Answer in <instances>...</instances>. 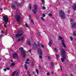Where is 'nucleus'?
I'll list each match as a JSON object with an SVG mask.
<instances>
[{
	"instance_id": "1",
	"label": "nucleus",
	"mask_w": 76,
	"mask_h": 76,
	"mask_svg": "<svg viewBox=\"0 0 76 76\" xmlns=\"http://www.w3.org/2000/svg\"><path fill=\"white\" fill-rule=\"evenodd\" d=\"M61 51L62 52V54L63 56L62 58H61V60L62 62H64V60L66 59V57H67L66 55H65L66 54V51H65L64 49L63 48L61 49Z\"/></svg>"
},
{
	"instance_id": "2",
	"label": "nucleus",
	"mask_w": 76,
	"mask_h": 76,
	"mask_svg": "<svg viewBox=\"0 0 76 76\" xmlns=\"http://www.w3.org/2000/svg\"><path fill=\"white\" fill-rule=\"evenodd\" d=\"M59 16L62 19H65L66 18V14L62 10L59 11Z\"/></svg>"
},
{
	"instance_id": "3",
	"label": "nucleus",
	"mask_w": 76,
	"mask_h": 76,
	"mask_svg": "<svg viewBox=\"0 0 76 76\" xmlns=\"http://www.w3.org/2000/svg\"><path fill=\"white\" fill-rule=\"evenodd\" d=\"M2 17L4 22L5 23V24H7V23L9 22V18H8V17H7V16H3Z\"/></svg>"
},
{
	"instance_id": "4",
	"label": "nucleus",
	"mask_w": 76,
	"mask_h": 76,
	"mask_svg": "<svg viewBox=\"0 0 76 76\" xmlns=\"http://www.w3.org/2000/svg\"><path fill=\"white\" fill-rule=\"evenodd\" d=\"M15 18L17 20V21L18 23H19L20 20L21 19V15H17L15 16Z\"/></svg>"
},
{
	"instance_id": "5",
	"label": "nucleus",
	"mask_w": 76,
	"mask_h": 76,
	"mask_svg": "<svg viewBox=\"0 0 76 76\" xmlns=\"http://www.w3.org/2000/svg\"><path fill=\"white\" fill-rule=\"evenodd\" d=\"M59 38L60 39H61V44L62 45H63L64 47L66 48V46L65 45V44L64 43V40L63 39V38L61 37V36L59 35Z\"/></svg>"
},
{
	"instance_id": "6",
	"label": "nucleus",
	"mask_w": 76,
	"mask_h": 76,
	"mask_svg": "<svg viewBox=\"0 0 76 76\" xmlns=\"http://www.w3.org/2000/svg\"><path fill=\"white\" fill-rule=\"evenodd\" d=\"M18 34H17L15 37H21L23 35V31L21 30H19L18 31Z\"/></svg>"
},
{
	"instance_id": "7",
	"label": "nucleus",
	"mask_w": 76,
	"mask_h": 76,
	"mask_svg": "<svg viewBox=\"0 0 76 76\" xmlns=\"http://www.w3.org/2000/svg\"><path fill=\"white\" fill-rule=\"evenodd\" d=\"M34 9H33L32 10L34 12V14H36L37 11V6L36 5H34Z\"/></svg>"
},
{
	"instance_id": "8",
	"label": "nucleus",
	"mask_w": 76,
	"mask_h": 76,
	"mask_svg": "<svg viewBox=\"0 0 76 76\" xmlns=\"http://www.w3.org/2000/svg\"><path fill=\"white\" fill-rule=\"evenodd\" d=\"M32 46L34 50H37V46H38V45L37 44V43H36L35 42H34L32 45Z\"/></svg>"
},
{
	"instance_id": "9",
	"label": "nucleus",
	"mask_w": 76,
	"mask_h": 76,
	"mask_svg": "<svg viewBox=\"0 0 76 76\" xmlns=\"http://www.w3.org/2000/svg\"><path fill=\"white\" fill-rule=\"evenodd\" d=\"M13 58H18V54L15 53L13 55Z\"/></svg>"
},
{
	"instance_id": "10",
	"label": "nucleus",
	"mask_w": 76,
	"mask_h": 76,
	"mask_svg": "<svg viewBox=\"0 0 76 76\" xmlns=\"http://www.w3.org/2000/svg\"><path fill=\"white\" fill-rule=\"evenodd\" d=\"M38 51L40 55L41 56H42V50H41V49H38Z\"/></svg>"
},
{
	"instance_id": "11",
	"label": "nucleus",
	"mask_w": 76,
	"mask_h": 76,
	"mask_svg": "<svg viewBox=\"0 0 76 76\" xmlns=\"http://www.w3.org/2000/svg\"><path fill=\"white\" fill-rule=\"evenodd\" d=\"M72 7V9L74 11L76 10V5L75 4H73Z\"/></svg>"
},
{
	"instance_id": "12",
	"label": "nucleus",
	"mask_w": 76,
	"mask_h": 76,
	"mask_svg": "<svg viewBox=\"0 0 76 76\" xmlns=\"http://www.w3.org/2000/svg\"><path fill=\"white\" fill-rule=\"evenodd\" d=\"M21 54L23 55V57H26V54H25V51L22 50L21 51Z\"/></svg>"
},
{
	"instance_id": "13",
	"label": "nucleus",
	"mask_w": 76,
	"mask_h": 76,
	"mask_svg": "<svg viewBox=\"0 0 76 76\" xmlns=\"http://www.w3.org/2000/svg\"><path fill=\"white\" fill-rule=\"evenodd\" d=\"M52 42V40L51 39H49V42L48 43V44L50 47H51V45H52V43L51 42Z\"/></svg>"
},
{
	"instance_id": "14",
	"label": "nucleus",
	"mask_w": 76,
	"mask_h": 76,
	"mask_svg": "<svg viewBox=\"0 0 76 76\" xmlns=\"http://www.w3.org/2000/svg\"><path fill=\"white\" fill-rule=\"evenodd\" d=\"M75 26V28L76 29V22H75L72 24V28H74Z\"/></svg>"
},
{
	"instance_id": "15",
	"label": "nucleus",
	"mask_w": 76,
	"mask_h": 76,
	"mask_svg": "<svg viewBox=\"0 0 76 76\" xmlns=\"http://www.w3.org/2000/svg\"><path fill=\"white\" fill-rule=\"evenodd\" d=\"M23 37H20L17 40V41H20L21 40H23Z\"/></svg>"
},
{
	"instance_id": "16",
	"label": "nucleus",
	"mask_w": 76,
	"mask_h": 76,
	"mask_svg": "<svg viewBox=\"0 0 76 76\" xmlns=\"http://www.w3.org/2000/svg\"><path fill=\"white\" fill-rule=\"evenodd\" d=\"M11 7H12V8L15 9H16V6L15 5H12Z\"/></svg>"
},
{
	"instance_id": "17",
	"label": "nucleus",
	"mask_w": 76,
	"mask_h": 76,
	"mask_svg": "<svg viewBox=\"0 0 76 76\" xmlns=\"http://www.w3.org/2000/svg\"><path fill=\"white\" fill-rule=\"evenodd\" d=\"M13 3L14 4H15V6H17L18 4V2H16L15 1H14L13 2Z\"/></svg>"
},
{
	"instance_id": "18",
	"label": "nucleus",
	"mask_w": 76,
	"mask_h": 76,
	"mask_svg": "<svg viewBox=\"0 0 76 76\" xmlns=\"http://www.w3.org/2000/svg\"><path fill=\"white\" fill-rule=\"evenodd\" d=\"M28 7L30 10H31V9H32V6H31V4H29Z\"/></svg>"
},
{
	"instance_id": "19",
	"label": "nucleus",
	"mask_w": 76,
	"mask_h": 76,
	"mask_svg": "<svg viewBox=\"0 0 76 76\" xmlns=\"http://www.w3.org/2000/svg\"><path fill=\"white\" fill-rule=\"evenodd\" d=\"M27 44H28V45H29V46H31V42L29 41H28Z\"/></svg>"
},
{
	"instance_id": "20",
	"label": "nucleus",
	"mask_w": 76,
	"mask_h": 76,
	"mask_svg": "<svg viewBox=\"0 0 76 76\" xmlns=\"http://www.w3.org/2000/svg\"><path fill=\"white\" fill-rule=\"evenodd\" d=\"M12 66H15V63H12L11 64V67H12Z\"/></svg>"
},
{
	"instance_id": "21",
	"label": "nucleus",
	"mask_w": 76,
	"mask_h": 76,
	"mask_svg": "<svg viewBox=\"0 0 76 76\" xmlns=\"http://www.w3.org/2000/svg\"><path fill=\"white\" fill-rule=\"evenodd\" d=\"M16 71H15L14 72H13L12 74V76H14L15 75V73H16Z\"/></svg>"
},
{
	"instance_id": "22",
	"label": "nucleus",
	"mask_w": 76,
	"mask_h": 76,
	"mask_svg": "<svg viewBox=\"0 0 76 76\" xmlns=\"http://www.w3.org/2000/svg\"><path fill=\"white\" fill-rule=\"evenodd\" d=\"M48 60H51V56H48Z\"/></svg>"
},
{
	"instance_id": "23",
	"label": "nucleus",
	"mask_w": 76,
	"mask_h": 76,
	"mask_svg": "<svg viewBox=\"0 0 76 76\" xmlns=\"http://www.w3.org/2000/svg\"><path fill=\"white\" fill-rule=\"evenodd\" d=\"M31 23H33V24H35V23H34V20L32 19L31 20Z\"/></svg>"
},
{
	"instance_id": "24",
	"label": "nucleus",
	"mask_w": 76,
	"mask_h": 76,
	"mask_svg": "<svg viewBox=\"0 0 76 76\" xmlns=\"http://www.w3.org/2000/svg\"><path fill=\"white\" fill-rule=\"evenodd\" d=\"M22 4L21 3H18V4L17 6H19V7H20V6H21Z\"/></svg>"
},
{
	"instance_id": "25",
	"label": "nucleus",
	"mask_w": 76,
	"mask_h": 76,
	"mask_svg": "<svg viewBox=\"0 0 76 76\" xmlns=\"http://www.w3.org/2000/svg\"><path fill=\"white\" fill-rule=\"evenodd\" d=\"M76 31H74V32L73 33V35H74V36H76Z\"/></svg>"
},
{
	"instance_id": "26",
	"label": "nucleus",
	"mask_w": 76,
	"mask_h": 76,
	"mask_svg": "<svg viewBox=\"0 0 76 76\" xmlns=\"http://www.w3.org/2000/svg\"><path fill=\"white\" fill-rule=\"evenodd\" d=\"M19 50H23V47H20L19 48Z\"/></svg>"
},
{
	"instance_id": "27",
	"label": "nucleus",
	"mask_w": 76,
	"mask_h": 76,
	"mask_svg": "<svg viewBox=\"0 0 76 76\" xmlns=\"http://www.w3.org/2000/svg\"><path fill=\"white\" fill-rule=\"evenodd\" d=\"M25 26L26 27H28V28H29V27L28 26V25L27 23H26L25 24Z\"/></svg>"
},
{
	"instance_id": "28",
	"label": "nucleus",
	"mask_w": 76,
	"mask_h": 76,
	"mask_svg": "<svg viewBox=\"0 0 76 76\" xmlns=\"http://www.w3.org/2000/svg\"><path fill=\"white\" fill-rule=\"evenodd\" d=\"M24 67H25V69H28V67L26 65H24Z\"/></svg>"
},
{
	"instance_id": "29",
	"label": "nucleus",
	"mask_w": 76,
	"mask_h": 76,
	"mask_svg": "<svg viewBox=\"0 0 76 76\" xmlns=\"http://www.w3.org/2000/svg\"><path fill=\"white\" fill-rule=\"evenodd\" d=\"M29 19H31H31H32V17H31V15H29Z\"/></svg>"
},
{
	"instance_id": "30",
	"label": "nucleus",
	"mask_w": 76,
	"mask_h": 76,
	"mask_svg": "<svg viewBox=\"0 0 76 76\" xmlns=\"http://www.w3.org/2000/svg\"><path fill=\"white\" fill-rule=\"evenodd\" d=\"M56 58H59V55L56 54Z\"/></svg>"
},
{
	"instance_id": "31",
	"label": "nucleus",
	"mask_w": 76,
	"mask_h": 76,
	"mask_svg": "<svg viewBox=\"0 0 76 76\" xmlns=\"http://www.w3.org/2000/svg\"><path fill=\"white\" fill-rule=\"evenodd\" d=\"M36 72L37 73V74H38V73H39V72H38V69H36Z\"/></svg>"
},
{
	"instance_id": "32",
	"label": "nucleus",
	"mask_w": 76,
	"mask_h": 76,
	"mask_svg": "<svg viewBox=\"0 0 76 76\" xmlns=\"http://www.w3.org/2000/svg\"><path fill=\"white\" fill-rule=\"evenodd\" d=\"M6 24H6V23L5 22V24L4 26V28H6V27H7V26H6Z\"/></svg>"
},
{
	"instance_id": "33",
	"label": "nucleus",
	"mask_w": 76,
	"mask_h": 76,
	"mask_svg": "<svg viewBox=\"0 0 76 76\" xmlns=\"http://www.w3.org/2000/svg\"><path fill=\"white\" fill-rule=\"evenodd\" d=\"M42 1L43 3V4H44V3H45V0H42Z\"/></svg>"
},
{
	"instance_id": "34",
	"label": "nucleus",
	"mask_w": 76,
	"mask_h": 76,
	"mask_svg": "<svg viewBox=\"0 0 76 76\" xmlns=\"http://www.w3.org/2000/svg\"><path fill=\"white\" fill-rule=\"evenodd\" d=\"M51 65L52 66H53V65H54V63H53V62H51L50 63Z\"/></svg>"
},
{
	"instance_id": "35",
	"label": "nucleus",
	"mask_w": 76,
	"mask_h": 76,
	"mask_svg": "<svg viewBox=\"0 0 76 76\" xmlns=\"http://www.w3.org/2000/svg\"><path fill=\"white\" fill-rule=\"evenodd\" d=\"M43 9V10H45L46 9V8H45V7L44 6H43L42 7Z\"/></svg>"
},
{
	"instance_id": "36",
	"label": "nucleus",
	"mask_w": 76,
	"mask_h": 76,
	"mask_svg": "<svg viewBox=\"0 0 76 76\" xmlns=\"http://www.w3.org/2000/svg\"><path fill=\"white\" fill-rule=\"evenodd\" d=\"M52 13H50L49 14V16H52Z\"/></svg>"
},
{
	"instance_id": "37",
	"label": "nucleus",
	"mask_w": 76,
	"mask_h": 76,
	"mask_svg": "<svg viewBox=\"0 0 76 76\" xmlns=\"http://www.w3.org/2000/svg\"><path fill=\"white\" fill-rule=\"evenodd\" d=\"M70 40H71V41H73V38H72V37H71L70 38Z\"/></svg>"
},
{
	"instance_id": "38",
	"label": "nucleus",
	"mask_w": 76,
	"mask_h": 76,
	"mask_svg": "<svg viewBox=\"0 0 76 76\" xmlns=\"http://www.w3.org/2000/svg\"><path fill=\"white\" fill-rule=\"evenodd\" d=\"M31 66H34V64L33 62H32L31 63Z\"/></svg>"
},
{
	"instance_id": "39",
	"label": "nucleus",
	"mask_w": 76,
	"mask_h": 76,
	"mask_svg": "<svg viewBox=\"0 0 76 76\" xmlns=\"http://www.w3.org/2000/svg\"><path fill=\"white\" fill-rule=\"evenodd\" d=\"M19 75V73L17 72L16 74V76H18Z\"/></svg>"
},
{
	"instance_id": "40",
	"label": "nucleus",
	"mask_w": 76,
	"mask_h": 76,
	"mask_svg": "<svg viewBox=\"0 0 76 76\" xmlns=\"http://www.w3.org/2000/svg\"><path fill=\"white\" fill-rule=\"evenodd\" d=\"M41 19L42 20L44 21V19H43V18L42 17H41Z\"/></svg>"
},
{
	"instance_id": "41",
	"label": "nucleus",
	"mask_w": 76,
	"mask_h": 76,
	"mask_svg": "<svg viewBox=\"0 0 76 76\" xmlns=\"http://www.w3.org/2000/svg\"><path fill=\"white\" fill-rule=\"evenodd\" d=\"M1 32H2V34H4V33H5V31H3L2 30L1 31Z\"/></svg>"
},
{
	"instance_id": "42",
	"label": "nucleus",
	"mask_w": 76,
	"mask_h": 76,
	"mask_svg": "<svg viewBox=\"0 0 76 76\" xmlns=\"http://www.w3.org/2000/svg\"><path fill=\"white\" fill-rule=\"evenodd\" d=\"M43 17H45V14H43Z\"/></svg>"
},
{
	"instance_id": "43",
	"label": "nucleus",
	"mask_w": 76,
	"mask_h": 76,
	"mask_svg": "<svg viewBox=\"0 0 76 76\" xmlns=\"http://www.w3.org/2000/svg\"><path fill=\"white\" fill-rule=\"evenodd\" d=\"M54 50L55 51H57V49H56V48H54Z\"/></svg>"
},
{
	"instance_id": "44",
	"label": "nucleus",
	"mask_w": 76,
	"mask_h": 76,
	"mask_svg": "<svg viewBox=\"0 0 76 76\" xmlns=\"http://www.w3.org/2000/svg\"><path fill=\"white\" fill-rule=\"evenodd\" d=\"M7 70H10V68L9 67L7 68Z\"/></svg>"
},
{
	"instance_id": "45",
	"label": "nucleus",
	"mask_w": 76,
	"mask_h": 76,
	"mask_svg": "<svg viewBox=\"0 0 76 76\" xmlns=\"http://www.w3.org/2000/svg\"><path fill=\"white\" fill-rule=\"evenodd\" d=\"M47 75L48 76H50V73H49V72L47 73Z\"/></svg>"
},
{
	"instance_id": "46",
	"label": "nucleus",
	"mask_w": 76,
	"mask_h": 76,
	"mask_svg": "<svg viewBox=\"0 0 76 76\" xmlns=\"http://www.w3.org/2000/svg\"><path fill=\"white\" fill-rule=\"evenodd\" d=\"M60 67L61 69V70H62V68H61L62 67L61 66H60Z\"/></svg>"
},
{
	"instance_id": "47",
	"label": "nucleus",
	"mask_w": 76,
	"mask_h": 76,
	"mask_svg": "<svg viewBox=\"0 0 76 76\" xmlns=\"http://www.w3.org/2000/svg\"><path fill=\"white\" fill-rule=\"evenodd\" d=\"M25 63H26L27 64H29V63L27 61H25Z\"/></svg>"
},
{
	"instance_id": "48",
	"label": "nucleus",
	"mask_w": 76,
	"mask_h": 76,
	"mask_svg": "<svg viewBox=\"0 0 76 76\" xmlns=\"http://www.w3.org/2000/svg\"><path fill=\"white\" fill-rule=\"evenodd\" d=\"M39 57L40 58H42V56L41 55L39 56Z\"/></svg>"
},
{
	"instance_id": "49",
	"label": "nucleus",
	"mask_w": 76,
	"mask_h": 76,
	"mask_svg": "<svg viewBox=\"0 0 76 76\" xmlns=\"http://www.w3.org/2000/svg\"><path fill=\"white\" fill-rule=\"evenodd\" d=\"M36 18H38V15H36Z\"/></svg>"
},
{
	"instance_id": "50",
	"label": "nucleus",
	"mask_w": 76,
	"mask_h": 76,
	"mask_svg": "<svg viewBox=\"0 0 76 76\" xmlns=\"http://www.w3.org/2000/svg\"><path fill=\"white\" fill-rule=\"evenodd\" d=\"M41 45L42 46V48H44V46L43 45Z\"/></svg>"
},
{
	"instance_id": "51",
	"label": "nucleus",
	"mask_w": 76,
	"mask_h": 76,
	"mask_svg": "<svg viewBox=\"0 0 76 76\" xmlns=\"http://www.w3.org/2000/svg\"><path fill=\"white\" fill-rule=\"evenodd\" d=\"M3 70H4V72H6V69H4Z\"/></svg>"
},
{
	"instance_id": "52",
	"label": "nucleus",
	"mask_w": 76,
	"mask_h": 76,
	"mask_svg": "<svg viewBox=\"0 0 76 76\" xmlns=\"http://www.w3.org/2000/svg\"><path fill=\"white\" fill-rule=\"evenodd\" d=\"M26 60L27 61H29V59H26Z\"/></svg>"
},
{
	"instance_id": "53",
	"label": "nucleus",
	"mask_w": 76,
	"mask_h": 76,
	"mask_svg": "<svg viewBox=\"0 0 76 76\" xmlns=\"http://www.w3.org/2000/svg\"><path fill=\"white\" fill-rule=\"evenodd\" d=\"M3 8H0V10H2Z\"/></svg>"
},
{
	"instance_id": "54",
	"label": "nucleus",
	"mask_w": 76,
	"mask_h": 76,
	"mask_svg": "<svg viewBox=\"0 0 76 76\" xmlns=\"http://www.w3.org/2000/svg\"><path fill=\"white\" fill-rule=\"evenodd\" d=\"M38 35L40 36V33H39V32L38 33Z\"/></svg>"
},
{
	"instance_id": "55",
	"label": "nucleus",
	"mask_w": 76,
	"mask_h": 76,
	"mask_svg": "<svg viewBox=\"0 0 76 76\" xmlns=\"http://www.w3.org/2000/svg\"><path fill=\"white\" fill-rule=\"evenodd\" d=\"M31 51H32V50H28V52H29V53H31Z\"/></svg>"
},
{
	"instance_id": "56",
	"label": "nucleus",
	"mask_w": 76,
	"mask_h": 76,
	"mask_svg": "<svg viewBox=\"0 0 76 76\" xmlns=\"http://www.w3.org/2000/svg\"><path fill=\"white\" fill-rule=\"evenodd\" d=\"M10 61L12 62V63H13V60H10Z\"/></svg>"
},
{
	"instance_id": "57",
	"label": "nucleus",
	"mask_w": 76,
	"mask_h": 76,
	"mask_svg": "<svg viewBox=\"0 0 76 76\" xmlns=\"http://www.w3.org/2000/svg\"><path fill=\"white\" fill-rule=\"evenodd\" d=\"M73 19H71V22H73Z\"/></svg>"
},
{
	"instance_id": "58",
	"label": "nucleus",
	"mask_w": 76,
	"mask_h": 76,
	"mask_svg": "<svg viewBox=\"0 0 76 76\" xmlns=\"http://www.w3.org/2000/svg\"><path fill=\"white\" fill-rule=\"evenodd\" d=\"M52 74H53V72L52 71Z\"/></svg>"
},
{
	"instance_id": "59",
	"label": "nucleus",
	"mask_w": 76,
	"mask_h": 76,
	"mask_svg": "<svg viewBox=\"0 0 76 76\" xmlns=\"http://www.w3.org/2000/svg\"><path fill=\"white\" fill-rule=\"evenodd\" d=\"M70 75L71 76H72V74H70Z\"/></svg>"
},
{
	"instance_id": "60",
	"label": "nucleus",
	"mask_w": 76,
	"mask_h": 76,
	"mask_svg": "<svg viewBox=\"0 0 76 76\" xmlns=\"http://www.w3.org/2000/svg\"><path fill=\"white\" fill-rule=\"evenodd\" d=\"M1 37H2V36H3V35L1 34Z\"/></svg>"
},
{
	"instance_id": "61",
	"label": "nucleus",
	"mask_w": 76,
	"mask_h": 76,
	"mask_svg": "<svg viewBox=\"0 0 76 76\" xmlns=\"http://www.w3.org/2000/svg\"><path fill=\"white\" fill-rule=\"evenodd\" d=\"M46 57H47V56H46Z\"/></svg>"
},
{
	"instance_id": "62",
	"label": "nucleus",
	"mask_w": 76,
	"mask_h": 76,
	"mask_svg": "<svg viewBox=\"0 0 76 76\" xmlns=\"http://www.w3.org/2000/svg\"><path fill=\"white\" fill-rule=\"evenodd\" d=\"M40 44L41 45H42V44H41V43Z\"/></svg>"
},
{
	"instance_id": "63",
	"label": "nucleus",
	"mask_w": 76,
	"mask_h": 76,
	"mask_svg": "<svg viewBox=\"0 0 76 76\" xmlns=\"http://www.w3.org/2000/svg\"><path fill=\"white\" fill-rule=\"evenodd\" d=\"M33 73H34V72H33Z\"/></svg>"
},
{
	"instance_id": "64",
	"label": "nucleus",
	"mask_w": 76,
	"mask_h": 76,
	"mask_svg": "<svg viewBox=\"0 0 76 76\" xmlns=\"http://www.w3.org/2000/svg\"><path fill=\"white\" fill-rule=\"evenodd\" d=\"M50 68H51V67H50Z\"/></svg>"
}]
</instances>
